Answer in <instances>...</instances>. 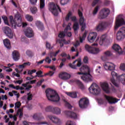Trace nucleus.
Returning a JSON list of instances; mask_svg holds the SVG:
<instances>
[{
	"mask_svg": "<svg viewBox=\"0 0 125 125\" xmlns=\"http://www.w3.org/2000/svg\"><path fill=\"white\" fill-rule=\"evenodd\" d=\"M80 72H77V75H83L81 77L82 80L87 83L90 82L92 79L90 78V69L87 65H83L81 68H80Z\"/></svg>",
	"mask_w": 125,
	"mask_h": 125,
	"instance_id": "obj_1",
	"label": "nucleus"
},
{
	"mask_svg": "<svg viewBox=\"0 0 125 125\" xmlns=\"http://www.w3.org/2000/svg\"><path fill=\"white\" fill-rule=\"evenodd\" d=\"M46 96L49 101L52 102H59L60 97L56 92V91L50 88L47 89L45 90Z\"/></svg>",
	"mask_w": 125,
	"mask_h": 125,
	"instance_id": "obj_2",
	"label": "nucleus"
},
{
	"mask_svg": "<svg viewBox=\"0 0 125 125\" xmlns=\"http://www.w3.org/2000/svg\"><path fill=\"white\" fill-rule=\"evenodd\" d=\"M49 10H50L52 14L54 15V16H58V14H59V12H62L61 9L60 7L57 4H55L54 3H52L49 7Z\"/></svg>",
	"mask_w": 125,
	"mask_h": 125,
	"instance_id": "obj_3",
	"label": "nucleus"
},
{
	"mask_svg": "<svg viewBox=\"0 0 125 125\" xmlns=\"http://www.w3.org/2000/svg\"><path fill=\"white\" fill-rule=\"evenodd\" d=\"M78 13L80 17V19H79L80 25V26H82L81 31H82V32H83V31H84L86 28L85 23H84V18H83V12L81 11V10L78 9Z\"/></svg>",
	"mask_w": 125,
	"mask_h": 125,
	"instance_id": "obj_4",
	"label": "nucleus"
},
{
	"mask_svg": "<svg viewBox=\"0 0 125 125\" xmlns=\"http://www.w3.org/2000/svg\"><path fill=\"white\" fill-rule=\"evenodd\" d=\"M85 49L86 51L88 52V53H90V54H97L100 51L98 48L92 47L88 44L85 45Z\"/></svg>",
	"mask_w": 125,
	"mask_h": 125,
	"instance_id": "obj_5",
	"label": "nucleus"
},
{
	"mask_svg": "<svg viewBox=\"0 0 125 125\" xmlns=\"http://www.w3.org/2000/svg\"><path fill=\"white\" fill-rule=\"evenodd\" d=\"M109 14H110V10L108 8H103L100 12L98 18L100 20L104 19L106 18Z\"/></svg>",
	"mask_w": 125,
	"mask_h": 125,
	"instance_id": "obj_6",
	"label": "nucleus"
},
{
	"mask_svg": "<svg viewBox=\"0 0 125 125\" xmlns=\"http://www.w3.org/2000/svg\"><path fill=\"white\" fill-rule=\"evenodd\" d=\"M125 20L123 18H122V16L119 15L116 20L115 25L114 26V30L116 31L118 30L119 27H121L122 25H125Z\"/></svg>",
	"mask_w": 125,
	"mask_h": 125,
	"instance_id": "obj_7",
	"label": "nucleus"
},
{
	"mask_svg": "<svg viewBox=\"0 0 125 125\" xmlns=\"http://www.w3.org/2000/svg\"><path fill=\"white\" fill-rule=\"evenodd\" d=\"M89 91L92 94L97 95L100 93V89L97 84H95L94 85L92 84L91 86L89 88Z\"/></svg>",
	"mask_w": 125,
	"mask_h": 125,
	"instance_id": "obj_8",
	"label": "nucleus"
},
{
	"mask_svg": "<svg viewBox=\"0 0 125 125\" xmlns=\"http://www.w3.org/2000/svg\"><path fill=\"white\" fill-rule=\"evenodd\" d=\"M89 103V102L88 101V99L86 98H83L79 101V107L82 109H83V108H86Z\"/></svg>",
	"mask_w": 125,
	"mask_h": 125,
	"instance_id": "obj_9",
	"label": "nucleus"
},
{
	"mask_svg": "<svg viewBox=\"0 0 125 125\" xmlns=\"http://www.w3.org/2000/svg\"><path fill=\"white\" fill-rule=\"evenodd\" d=\"M125 27H122L117 34V40L121 41L122 39H125Z\"/></svg>",
	"mask_w": 125,
	"mask_h": 125,
	"instance_id": "obj_10",
	"label": "nucleus"
},
{
	"mask_svg": "<svg viewBox=\"0 0 125 125\" xmlns=\"http://www.w3.org/2000/svg\"><path fill=\"white\" fill-rule=\"evenodd\" d=\"M36 82H37L36 80H30L24 83H22L21 85L23 86V87H25V89L27 91H29L32 87V85L29 84H34V83H36Z\"/></svg>",
	"mask_w": 125,
	"mask_h": 125,
	"instance_id": "obj_11",
	"label": "nucleus"
},
{
	"mask_svg": "<svg viewBox=\"0 0 125 125\" xmlns=\"http://www.w3.org/2000/svg\"><path fill=\"white\" fill-rule=\"evenodd\" d=\"M109 26V23L105 21L100 22L97 26V31H103Z\"/></svg>",
	"mask_w": 125,
	"mask_h": 125,
	"instance_id": "obj_12",
	"label": "nucleus"
},
{
	"mask_svg": "<svg viewBox=\"0 0 125 125\" xmlns=\"http://www.w3.org/2000/svg\"><path fill=\"white\" fill-rule=\"evenodd\" d=\"M4 33L9 39H12L13 38V33L10 28L7 26L4 27Z\"/></svg>",
	"mask_w": 125,
	"mask_h": 125,
	"instance_id": "obj_13",
	"label": "nucleus"
},
{
	"mask_svg": "<svg viewBox=\"0 0 125 125\" xmlns=\"http://www.w3.org/2000/svg\"><path fill=\"white\" fill-rule=\"evenodd\" d=\"M101 86L104 91L109 94L110 93V87H109V84L106 82H104L101 83Z\"/></svg>",
	"mask_w": 125,
	"mask_h": 125,
	"instance_id": "obj_14",
	"label": "nucleus"
},
{
	"mask_svg": "<svg viewBox=\"0 0 125 125\" xmlns=\"http://www.w3.org/2000/svg\"><path fill=\"white\" fill-rule=\"evenodd\" d=\"M104 69L106 70H108L109 71H113L115 70V64L114 63L107 62H105V64L104 65Z\"/></svg>",
	"mask_w": 125,
	"mask_h": 125,
	"instance_id": "obj_15",
	"label": "nucleus"
},
{
	"mask_svg": "<svg viewBox=\"0 0 125 125\" xmlns=\"http://www.w3.org/2000/svg\"><path fill=\"white\" fill-rule=\"evenodd\" d=\"M97 37V33L96 32H92L89 34V36L87 37V40L89 42H93L95 41Z\"/></svg>",
	"mask_w": 125,
	"mask_h": 125,
	"instance_id": "obj_16",
	"label": "nucleus"
},
{
	"mask_svg": "<svg viewBox=\"0 0 125 125\" xmlns=\"http://www.w3.org/2000/svg\"><path fill=\"white\" fill-rule=\"evenodd\" d=\"M24 34L27 38H32L34 37V31L33 29L30 27H27L24 31Z\"/></svg>",
	"mask_w": 125,
	"mask_h": 125,
	"instance_id": "obj_17",
	"label": "nucleus"
},
{
	"mask_svg": "<svg viewBox=\"0 0 125 125\" xmlns=\"http://www.w3.org/2000/svg\"><path fill=\"white\" fill-rule=\"evenodd\" d=\"M76 62H77V65H74L76 63ZM73 64L71 63H69V67H70V68H72V69H77V67H81V66H82V61L81 60L79 61L78 60H76L73 62Z\"/></svg>",
	"mask_w": 125,
	"mask_h": 125,
	"instance_id": "obj_18",
	"label": "nucleus"
},
{
	"mask_svg": "<svg viewBox=\"0 0 125 125\" xmlns=\"http://www.w3.org/2000/svg\"><path fill=\"white\" fill-rule=\"evenodd\" d=\"M105 99L107 100L109 104H115L119 101V100L118 99L113 98V97H110L109 96H105Z\"/></svg>",
	"mask_w": 125,
	"mask_h": 125,
	"instance_id": "obj_19",
	"label": "nucleus"
},
{
	"mask_svg": "<svg viewBox=\"0 0 125 125\" xmlns=\"http://www.w3.org/2000/svg\"><path fill=\"white\" fill-rule=\"evenodd\" d=\"M111 74L112 77V78H111L110 79V81L112 83H113V84H114L115 86H116V87H119V84L116 83V81L115 80V79H114V77H116V78H118V74H117L114 71H112Z\"/></svg>",
	"mask_w": 125,
	"mask_h": 125,
	"instance_id": "obj_20",
	"label": "nucleus"
},
{
	"mask_svg": "<svg viewBox=\"0 0 125 125\" xmlns=\"http://www.w3.org/2000/svg\"><path fill=\"white\" fill-rule=\"evenodd\" d=\"M9 20H10V22L11 23V25L12 29H16V26H18V27H19V26H21L22 25V23H21L20 25H18L17 24H16V22L15 21V20H14V19L13 18V16H10Z\"/></svg>",
	"mask_w": 125,
	"mask_h": 125,
	"instance_id": "obj_21",
	"label": "nucleus"
},
{
	"mask_svg": "<svg viewBox=\"0 0 125 125\" xmlns=\"http://www.w3.org/2000/svg\"><path fill=\"white\" fill-rule=\"evenodd\" d=\"M59 78H60L62 80H69L71 78V75L66 72H62L59 74Z\"/></svg>",
	"mask_w": 125,
	"mask_h": 125,
	"instance_id": "obj_22",
	"label": "nucleus"
},
{
	"mask_svg": "<svg viewBox=\"0 0 125 125\" xmlns=\"http://www.w3.org/2000/svg\"><path fill=\"white\" fill-rule=\"evenodd\" d=\"M48 118L54 123V124H59L60 123V119L58 118L57 117L53 116L52 115H48Z\"/></svg>",
	"mask_w": 125,
	"mask_h": 125,
	"instance_id": "obj_23",
	"label": "nucleus"
},
{
	"mask_svg": "<svg viewBox=\"0 0 125 125\" xmlns=\"http://www.w3.org/2000/svg\"><path fill=\"white\" fill-rule=\"evenodd\" d=\"M113 49L115 50V51H116V52H118V54H123V50H122V48H121V47L120 45L117 44H115L112 46Z\"/></svg>",
	"mask_w": 125,
	"mask_h": 125,
	"instance_id": "obj_24",
	"label": "nucleus"
},
{
	"mask_svg": "<svg viewBox=\"0 0 125 125\" xmlns=\"http://www.w3.org/2000/svg\"><path fill=\"white\" fill-rule=\"evenodd\" d=\"M12 56L15 61H18L20 59V54L19 52L16 50L12 52Z\"/></svg>",
	"mask_w": 125,
	"mask_h": 125,
	"instance_id": "obj_25",
	"label": "nucleus"
},
{
	"mask_svg": "<svg viewBox=\"0 0 125 125\" xmlns=\"http://www.w3.org/2000/svg\"><path fill=\"white\" fill-rule=\"evenodd\" d=\"M33 119L34 120H36V121H41V120H43L44 119V117H43V116H42V113H35L33 116Z\"/></svg>",
	"mask_w": 125,
	"mask_h": 125,
	"instance_id": "obj_26",
	"label": "nucleus"
},
{
	"mask_svg": "<svg viewBox=\"0 0 125 125\" xmlns=\"http://www.w3.org/2000/svg\"><path fill=\"white\" fill-rule=\"evenodd\" d=\"M65 114L67 115V116H68L70 118H72V119H77L78 118V115H77L76 113H75L74 112H71V111H65Z\"/></svg>",
	"mask_w": 125,
	"mask_h": 125,
	"instance_id": "obj_27",
	"label": "nucleus"
},
{
	"mask_svg": "<svg viewBox=\"0 0 125 125\" xmlns=\"http://www.w3.org/2000/svg\"><path fill=\"white\" fill-rule=\"evenodd\" d=\"M36 25L40 30L41 31H43V30H44V27H43V24L42 22L40 21H37L36 22Z\"/></svg>",
	"mask_w": 125,
	"mask_h": 125,
	"instance_id": "obj_28",
	"label": "nucleus"
},
{
	"mask_svg": "<svg viewBox=\"0 0 125 125\" xmlns=\"http://www.w3.org/2000/svg\"><path fill=\"white\" fill-rule=\"evenodd\" d=\"M3 43L6 48H7L8 49H10V47H11V46L10 45V42L9 41V40H8V39L4 40Z\"/></svg>",
	"mask_w": 125,
	"mask_h": 125,
	"instance_id": "obj_29",
	"label": "nucleus"
},
{
	"mask_svg": "<svg viewBox=\"0 0 125 125\" xmlns=\"http://www.w3.org/2000/svg\"><path fill=\"white\" fill-rule=\"evenodd\" d=\"M79 29H80V27L79 26V23L76 22H74L73 24V30L74 31V33L75 35H78V33L79 31Z\"/></svg>",
	"mask_w": 125,
	"mask_h": 125,
	"instance_id": "obj_30",
	"label": "nucleus"
},
{
	"mask_svg": "<svg viewBox=\"0 0 125 125\" xmlns=\"http://www.w3.org/2000/svg\"><path fill=\"white\" fill-rule=\"evenodd\" d=\"M53 113L56 115H60L61 114V109L59 107H54L53 109Z\"/></svg>",
	"mask_w": 125,
	"mask_h": 125,
	"instance_id": "obj_31",
	"label": "nucleus"
},
{
	"mask_svg": "<svg viewBox=\"0 0 125 125\" xmlns=\"http://www.w3.org/2000/svg\"><path fill=\"white\" fill-rule=\"evenodd\" d=\"M67 95L68 96H70L72 98H77V93L75 92H66Z\"/></svg>",
	"mask_w": 125,
	"mask_h": 125,
	"instance_id": "obj_32",
	"label": "nucleus"
},
{
	"mask_svg": "<svg viewBox=\"0 0 125 125\" xmlns=\"http://www.w3.org/2000/svg\"><path fill=\"white\" fill-rule=\"evenodd\" d=\"M76 83L81 89H84V85H83V84L82 82H80V80H76Z\"/></svg>",
	"mask_w": 125,
	"mask_h": 125,
	"instance_id": "obj_33",
	"label": "nucleus"
},
{
	"mask_svg": "<svg viewBox=\"0 0 125 125\" xmlns=\"http://www.w3.org/2000/svg\"><path fill=\"white\" fill-rule=\"evenodd\" d=\"M106 35H103L101 37L100 41V44L102 45L104 42H105V41L106 40Z\"/></svg>",
	"mask_w": 125,
	"mask_h": 125,
	"instance_id": "obj_34",
	"label": "nucleus"
},
{
	"mask_svg": "<svg viewBox=\"0 0 125 125\" xmlns=\"http://www.w3.org/2000/svg\"><path fill=\"white\" fill-rule=\"evenodd\" d=\"M44 0H40V9L41 11V12H42V8L44 7Z\"/></svg>",
	"mask_w": 125,
	"mask_h": 125,
	"instance_id": "obj_35",
	"label": "nucleus"
},
{
	"mask_svg": "<svg viewBox=\"0 0 125 125\" xmlns=\"http://www.w3.org/2000/svg\"><path fill=\"white\" fill-rule=\"evenodd\" d=\"M54 107L51 105H49L45 107V110L46 112H51L53 113Z\"/></svg>",
	"mask_w": 125,
	"mask_h": 125,
	"instance_id": "obj_36",
	"label": "nucleus"
},
{
	"mask_svg": "<svg viewBox=\"0 0 125 125\" xmlns=\"http://www.w3.org/2000/svg\"><path fill=\"white\" fill-rule=\"evenodd\" d=\"M30 11L32 14H36L38 12V8L36 7H31L30 8Z\"/></svg>",
	"mask_w": 125,
	"mask_h": 125,
	"instance_id": "obj_37",
	"label": "nucleus"
},
{
	"mask_svg": "<svg viewBox=\"0 0 125 125\" xmlns=\"http://www.w3.org/2000/svg\"><path fill=\"white\" fill-rule=\"evenodd\" d=\"M25 19H26L27 21H28V22H32L33 20H34L33 16L30 15H26L25 16Z\"/></svg>",
	"mask_w": 125,
	"mask_h": 125,
	"instance_id": "obj_38",
	"label": "nucleus"
},
{
	"mask_svg": "<svg viewBox=\"0 0 125 125\" xmlns=\"http://www.w3.org/2000/svg\"><path fill=\"white\" fill-rule=\"evenodd\" d=\"M15 19H17L18 21H20L21 22V20H22V18L21 17V15L19 13L16 14L15 16Z\"/></svg>",
	"mask_w": 125,
	"mask_h": 125,
	"instance_id": "obj_39",
	"label": "nucleus"
},
{
	"mask_svg": "<svg viewBox=\"0 0 125 125\" xmlns=\"http://www.w3.org/2000/svg\"><path fill=\"white\" fill-rule=\"evenodd\" d=\"M85 38H86V33H84L82 37H80V42H83L84 40H85Z\"/></svg>",
	"mask_w": 125,
	"mask_h": 125,
	"instance_id": "obj_40",
	"label": "nucleus"
},
{
	"mask_svg": "<svg viewBox=\"0 0 125 125\" xmlns=\"http://www.w3.org/2000/svg\"><path fill=\"white\" fill-rule=\"evenodd\" d=\"M42 70H39L36 73V75L37 76H36V77H38V78H42V77H43V75H42Z\"/></svg>",
	"mask_w": 125,
	"mask_h": 125,
	"instance_id": "obj_41",
	"label": "nucleus"
},
{
	"mask_svg": "<svg viewBox=\"0 0 125 125\" xmlns=\"http://www.w3.org/2000/svg\"><path fill=\"white\" fill-rule=\"evenodd\" d=\"M65 36H66V35H65V32L64 31H61L60 32L58 37L59 38L62 39L63 38H65Z\"/></svg>",
	"mask_w": 125,
	"mask_h": 125,
	"instance_id": "obj_42",
	"label": "nucleus"
},
{
	"mask_svg": "<svg viewBox=\"0 0 125 125\" xmlns=\"http://www.w3.org/2000/svg\"><path fill=\"white\" fill-rule=\"evenodd\" d=\"M71 16H72V12H69L65 17L66 21H69L70 20Z\"/></svg>",
	"mask_w": 125,
	"mask_h": 125,
	"instance_id": "obj_43",
	"label": "nucleus"
},
{
	"mask_svg": "<svg viewBox=\"0 0 125 125\" xmlns=\"http://www.w3.org/2000/svg\"><path fill=\"white\" fill-rule=\"evenodd\" d=\"M70 0H61V4H62V5H65V4H67Z\"/></svg>",
	"mask_w": 125,
	"mask_h": 125,
	"instance_id": "obj_44",
	"label": "nucleus"
},
{
	"mask_svg": "<svg viewBox=\"0 0 125 125\" xmlns=\"http://www.w3.org/2000/svg\"><path fill=\"white\" fill-rule=\"evenodd\" d=\"M98 9H99V6H97L93 11V15H96L97 12H98Z\"/></svg>",
	"mask_w": 125,
	"mask_h": 125,
	"instance_id": "obj_45",
	"label": "nucleus"
},
{
	"mask_svg": "<svg viewBox=\"0 0 125 125\" xmlns=\"http://www.w3.org/2000/svg\"><path fill=\"white\" fill-rule=\"evenodd\" d=\"M64 102L65 103V105L68 109H72V105H71V104L70 103H68V102H66V100H64Z\"/></svg>",
	"mask_w": 125,
	"mask_h": 125,
	"instance_id": "obj_46",
	"label": "nucleus"
},
{
	"mask_svg": "<svg viewBox=\"0 0 125 125\" xmlns=\"http://www.w3.org/2000/svg\"><path fill=\"white\" fill-rule=\"evenodd\" d=\"M27 100L28 101H30V100H32V99H33V95L31 94V92L27 93Z\"/></svg>",
	"mask_w": 125,
	"mask_h": 125,
	"instance_id": "obj_47",
	"label": "nucleus"
},
{
	"mask_svg": "<svg viewBox=\"0 0 125 125\" xmlns=\"http://www.w3.org/2000/svg\"><path fill=\"white\" fill-rule=\"evenodd\" d=\"M26 54L27 56H29V57H32V56H33V52H32L30 50H28L26 51Z\"/></svg>",
	"mask_w": 125,
	"mask_h": 125,
	"instance_id": "obj_48",
	"label": "nucleus"
},
{
	"mask_svg": "<svg viewBox=\"0 0 125 125\" xmlns=\"http://www.w3.org/2000/svg\"><path fill=\"white\" fill-rule=\"evenodd\" d=\"M112 55V53L110 52V51H107L104 52V56L105 57H109V56H111Z\"/></svg>",
	"mask_w": 125,
	"mask_h": 125,
	"instance_id": "obj_49",
	"label": "nucleus"
},
{
	"mask_svg": "<svg viewBox=\"0 0 125 125\" xmlns=\"http://www.w3.org/2000/svg\"><path fill=\"white\" fill-rule=\"evenodd\" d=\"M5 24H6V25H9V24L8 23V21L7 20V17H2Z\"/></svg>",
	"mask_w": 125,
	"mask_h": 125,
	"instance_id": "obj_50",
	"label": "nucleus"
},
{
	"mask_svg": "<svg viewBox=\"0 0 125 125\" xmlns=\"http://www.w3.org/2000/svg\"><path fill=\"white\" fill-rule=\"evenodd\" d=\"M46 47L47 49H52V47H51V44L48 42H46Z\"/></svg>",
	"mask_w": 125,
	"mask_h": 125,
	"instance_id": "obj_51",
	"label": "nucleus"
},
{
	"mask_svg": "<svg viewBox=\"0 0 125 125\" xmlns=\"http://www.w3.org/2000/svg\"><path fill=\"white\" fill-rule=\"evenodd\" d=\"M45 61L48 63V64H50V63H51V60L49 59V57H46Z\"/></svg>",
	"mask_w": 125,
	"mask_h": 125,
	"instance_id": "obj_52",
	"label": "nucleus"
},
{
	"mask_svg": "<svg viewBox=\"0 0 125 125\" xmlns=\"http://www.w3.org/2000/svg\"><path fill=\"white\" fill-rule=\"evenodd\" d=\"M99 1H100V0H94L92 2V6H95V5L98 3Z\"/></svg>",
	"mask_w": 125,
	"mask_h": 125,
	"instance_id": "obj_53",
	"label": "nucleus"
},
{
	"mask_svg": "<svg viewBox=\"0 0 125 125\" xmlns=\"http://www.w3.org/2000/svg\"><path fill=\"white\" fill-rule=\"evenodd\" d=\"M19 113H20V118L21 119L22 117H23V112H22V110H21V109H19L17 114L19 115Z\"/></svg>",
	"mask_w": 125,
	"mask_h": 125,
	"instance_id": "obj_54",
	"label": "nucleus"
},
{
	"mask_svg": "<svg viewBox=\"0 0 125 125\" xmlns=\"http://www.w3.org/2000/svg\"><path fill=\"white\" fill-rule=\"evenodd\" d=\"M30 3L32 5H36V4L38 2V0H29Z\"/></svg>",
	"mask_w": 125,
	"mask_h": 125,
	"instance_id": "obj_55",
	"label": "nucleus"
},
{
	"mask_svg": "<svg viewBox=\"0 0 125 125\" xmlns=\"http://www.w3.org/2000/svg\"><path fill=\"white\" fill-rule=\"evenodd\" d=\"M21 106V103L20 102H18L15 104V108H20Z\"/></svg>",
	"mask_w": 125,
	"mask_h": 125,
	"instance_id": "obj_56",
	"label": "nucleus"
},
{
	"mask_svg": "<svg viewBox=\"0 0 125 125\" xmlns=\"http://www.w3.org/2000/svg\"><path fill=\"white\" fill-rule=\"evenodd\" d=\"M75 123L73 121H68L66 122V125H74Z\"/></svg>",
	"mask_w": 125,
	"mask_h": 125,
	"instance_id": "obj_57",
	"label": "nucleus"
},
{
	"mask_svg": "<svg viewBox=\"0 0 125 125\" xmlns=\"http://www.w3.org/2000/svg\"><path fill=\"white\" fill-rule=\"evenodd\" d=\"M48 55H49L51 58H52V57H55V53L53 52H50V53L48 54Z\"/></svg>",
	"mask_w": 125,
	"mask_h": 125,
	"instance_id": "obj_58",
	"label": "nucleus"
},
{
	"mask_svg": "<svg viewBox=\"0 0 125 125\" xmlns=\"http://www.w3.org/2000/svg\"><path fill=\"white\" fill-rule=\"evenodd\" d=\"M120 69L122 71H125V64L123 63L120 65Z\"/></svg>",
	"mask_w": 125,
	"mask_h": 125,
	"instance_id": "obj_59",
	"label": "nucleus"
},
{
	"mask_svg": "<svg viewBox=\"0 0 125 125\" xmlns=\"http://www.w3.org/2000/svg\"><path fill=\"white\" fill-rule=\"evenodd\" d=\"M70 19L71 21H73V22H76V21H77V17L75 16L71 17Z\"/></svg>",
	"mask_w": 125,
	"mask_h": 125,
	"instance_id": "obj_60",
	"label": "nucleus"
},
{
	"mask_svg": "<svg viewBox=\"0 0 125 125\" xmlns=\"http://www.w3.org/2000/svg\"><path fill=\"white\" fill-rule=\"evenodd\" d=\"M84 63H88V58L85 57L83 60Z\"/></svg>",
	"mask_w": 125,
	"mask_h": 125,
	"instance_id": "obj_61",
	"label": "nucleus"
},
{
	"mask_svg": "<svg viewBox=\"0 0 125 125\" xmlns=\"http://www.w3.org/2000/svg\"><path fill=\"white\" fill-rule=\"evenodd\" d=\"M54 74V72L50 71L48 73H47V74H45V76H46L47 75H49V76H53Z\"/></svg>",
	"mask_w": 125,
	"mask_h": 125,
	"instance_id": "obj_62",
	"label": "nucleus"
},
{
	"mask_svg": "<svg viewBox=\"0 0 125 125\" xmlns=\"http://www.w3.org/2000/svg\"><path fill=\"white\" fill-rule=\"evenodd\" d=\"M23 83V79H21V80L17 81L15 82V83H19V84H21V83Z\"/></svg>",
	"mask_w": 125,
	"mask_h": 125,
	"instance_id": "obj_63",
	"label": "nucleus"
},
{
	"mask_svg": "<svg viewBox=\"0 0 125 125\" xmlns=\"http://www.w3.org/2000/svg\"><path fill=\"white\" fill-rule=\"evenodd\" d=\"M19 68L20 69H21V70H23V69H24V68H25V65L23 64L20 65L19 66Z\"/></svg>",
	"mask_w": 125,
	"mask_h": 125,
	"instance_id": "obj_64",
	"label": "nucleus"
}]
</instances>
